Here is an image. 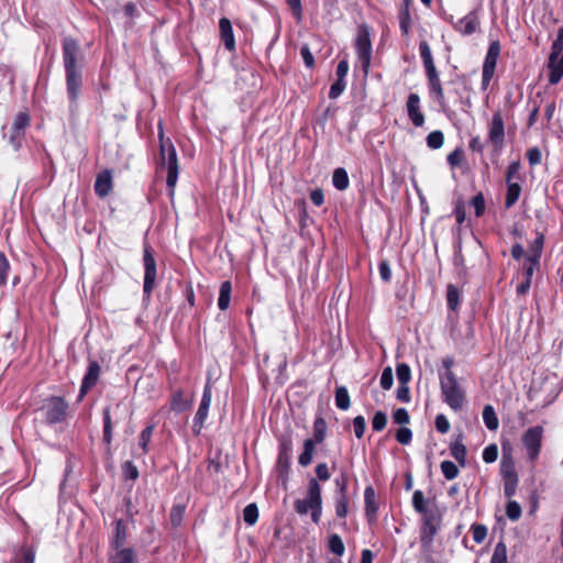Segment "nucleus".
I'll return each instance as SVG.
<instances>
[{
    "instance_id": "1",
    "label": "nucleus",
    "mask_w": 563,
    "mask_h": 563,
    "mask_svg": "<svg viewBox=\"0 0 563 563\" xmlns=\"http://www.w3.org/2000/svg\"><path fill=\"white\" fill-rule=\"evenodd\" d=\"M412 506L413 510L421 516L420 540L423 545H431L434 541V536L440 530L442 512L438 508L435 500L426 498L421 489L413 490Z\"/></svg>"
},
{
    "instance_id": "2",
    "label": "nucleus",
    "mask_w": 563,
    "mask_h": 563,
    "mask_svg": "<svg viewBox=\"0 0 563 563\" xmlns=\"http://www.w3.org/2000/svg\"><path fill=\"white\" fill-rule=\"evenodd\" d=\"M454 364L453 356H444L442 367L439 371V380L444 404L457 411L465 405V389L460 385L453 372Z\"/></svg>"
},
{
    "instance_id": "3",
    "label": "nucleus",
    "mask_w": 563,
    "mask_h": 563,
    "mask_svg": "<svg viewBox=\"0 0 563 563\" xmlns=\"http://www.w3.org/2000/svg\"><path fill=\"white\" fill-rule=\"evenodd\" d=\"M80 47L71 37H65L63 41V60L66 71L67 92L71 103H76L81 88V69L78 65Z\"/></svg>"
},
{
    "instance_id": "4",
    "label": "nucleus",
    "mask_w": 563,
    "mask_h": 563,
    "mask_svg": "<svg viewBox=\"0 0 563 563\" xmlns=\"http://www.w3.org/2000/svg\"><path fill=\"white\" fill-rule=\"evenodd\" d=\"M297 514L303 516L311 511V519L314 523L320 521L322 512L321 487L316 478H311L308 484L307 497L297 499L294 503Z\"/></svg>"
},
{
    "instance_id": "5",
    "label": "nucleus",
    "mask_w": 563,
    "mask_h": 563,
    "mask_svg": "<svg viewBox=\"0 0 563 563\" xmlns=\"http://www.w3.org/2000/svg\"><path fill=\"white\" fill-rule=\"evenodd\" d=\"M161 157L159 166L167 168L166 184L169 188V196L174 195V188L178 179V159L175 146L169 140H164L163 131H159Z\"/></svg>"
},
{
    "instance_id": "6",
    "label": "nucleus",
    "mask_w": 563,
    "mask_h": 563,
    "mask_svg": "<svg viewBox=\"0 0 563 563\" xmlns=\"http://www.w3.org/2000/svg\"><path fill=\"white\" fill-rule=\"evenodd\" d=\"M548 80L556 85L563 78V26L556 31V38L552 43L548 60Z\"/></svg>"
},
{
    "instance_id": "7",
    "label": "nucleus",
    "mask_w": 563,
    "mask_h": 563,
    "mask_svg": "<svg viewBox=\"0 0 563 563\" xmlns=\"http://www.w3.org/2000/svg\"><path fill=\"white\" fill-rule=\"evenodd\" d=\"M327 422L322 417H319L313 422V439H307L303 443V451L299 455L298 462L301 466H308L313 456L314 444L321 443L327 433Z\"/></svg>"
},
{
    "instance_id": "8",
    "label": "nucleus",
    "mask_w": 563,
    "mask_h": 563,
    "mask_svg": "<svg viewBox=\"0 0 563 563\" xmlns=\"http://www.w3.org/2000/svg\"><path fill=\"white\" fill-rule=\"evenodd\" d=\"M500 43L498 40H494L489 43L484 57L483 74H482V90H486L489 87L492 79L496 73L497 59L500 55Z\"/></svg>"
},
{
    "instance_id": "9",
    "label": "nucleus",
    "mask_w": 563,
    "mask_h": 563,
    "mask_svg": "<svg viewBox=\"0 0 563 563\" xmlns=\"http://www.w3.org/2000/svg\"><path fill=\"white\" fill-rule=\"evenodd\" d=\"M487 139L494 146L495 152H500L505 146L506 128L501 111H495L488 123Z\"/></svg>"
},
{
    "instance_id": "10",
    "label": "nucleus",
    "mask_w": 563,
    "mask_h": 563,
    "mask_svg": "<svg viewBox=\"0 0 563 563\" xmlns=\"http://www.w3.org/2000/svg\"><path fill=\"white\" fill-rule=\"evenodd\" d=\"M419 53L423 62L429 91H432L434 88L441 87L442 82L440 80L439 73L434 66V59L431 53V48L429 44L426 42V40H423L419 44Z\"/></svg>"
},
{
    "instance_id": "11",
    "label": "nucleus",
    "mask_w": 563,
    "mask_h": 563,
    "mask_svg": "<svg viewBox=\"0 0 563 563\" xmlns=\"http://www.w3.org/2000/svg\"><path fill=\"white\" fill-rule=\"evenodd\" d=\"M544 429L540 426L531 427L522 435V444L527 451L529 461H537L542 446Z\"/></svg>"
},
{
    "instance_id": "12",
    "label": "nucleus",
    "mask_w": 563,
    "mask_h": 563,
    "mask_svg": "<svg viewBox=\"0 0 563 563\" xmlns=\"http://www.w3.org/2000/svg\"><path fill=\"white\" fill-rule=\"evenodd\" d=\"M68 404L62 397H51L42 406V411L46 422L57 423L65 420Z\"/></svg>"
},
{
    "instance_id": "13",
    "label": "nucleus",
    "mask_w": 563,
    "mask_h": 563,
    "mask_svg": "<svg viewBox=\"0 0 563 563\" xmlns=\"http://www.w3.org/2000/svg\"><path fill=\"white\" fill-rule=\"evenodd\" d=\"M355 46L358 59L362 64V69L367 74L371 64L372 45L366 25H361L358 27Z\"/></svg>"
},
{
    "instance_id": "14",
    "label": "nucleus",
    "mask_w": 563,
    "mask_h": 563,
    "mask_svg": "<svg viewBox=\"0 0 563 563\" xmlns=\"http://www.w3.org/2000/svg\"><path fill=\"white\" fill-rule=\"evenodd\" d=\"M143 262H144V269H145L143 290H144V294L150 296L152 290L155 287L156 262L152 254L151 247L148 245H145V247H144Z\"/></svg>"
},
{
    "instance_id": "15",
    "label": "nucleus",
    "mask_w": 563,
    "mask_h": 563,
    "mask_svg": "<svg viewBox=\"0 0 563 563\" xmlns=\"http://www.w3.org/2000/svg\"><path fill=\"white\" fill-rule=\"evenodd\" d=\"M211 397H212L211 386L208 382L205 386L202 399H201V402H200L199 408L195 416L194 431L197 434L200 432V430L203 426V422L208 417V411H209V407L211 404Z\"/></svg>"
},
{
    "instance_id": "16",
    "label": "nucleus",
    "mask_w": 563,
    "mask_h": 563,
    "mask_svg": "<svg viewBox=\"0 0 563 563\" xmlns=\"http://www.w3.org/2000/svg\"><path fill=\"white\" fill-rule=\"evenodd\" d=\"M407 113L415 126H422L426 123V115L420 108V97L411 92L406 102Z\"/></svg>"
},
{
    "instance_id": "17",
    "label": "nucleus",
    "mask_w": 563,
    "mask_h": 563,
    "mask_svg": "<svg viewBox=\"0 0 563 563\" xmlns=\"http://www.w3.org/2000/svg\"><path fill=\"white\" fill-rule=\"evenodd\" d=\"M455 32L467 36L476 33L479 26V20L476 11H472L461 18L457 22L453 23Z\"/></svg>"
},
{
    "instance_id": "18",
    "label": "nucleus",
    "mask_w": 563,
    "mask_h": 563,
    "mask_svg": "<svg viewBox=\"0 0 563 563\" xmlns=\"http://www.w3.org/2000/svg\"><path fill=\"white\" fill-rule=\"evenodd\" d=\"M100 375V366L97 361H91L88 371L82 379L78 400H81L86 393L91 389L98 382Z\"/></svg>"
},
{
    "instance_id": "19",
    "label": "nucleus",
    "mask_w": 563,
    "mask_h": 563,
    "mask_svg": "<svg viewBox=\"0 0 563 563\" xmlns=\"http://www.w3.org/2000/svg\"><path fill=\"white\" fill-rule=\"evenodd\" d=\"M398 21L402 36H408L413 25V18L410 12L409 0H405L398 11Z\"/></svg>"
},
{
    "instance_id": "20",
    "label": "nucleus",
    "mask_w": 563,
    "mask_h": 563,
    "mask_svg": "<svg viewBox=\"0 0 563 563\" xmlns=\"http://www.w3.org/2000/svg\"><path fill=\"white\" fill-rule=\"evenodd\" d=\"M364 499H365V510H366V517L368 521L372 523L373 520L376 518V512L378 509V505L376 501V494L372 486H367L364 492Z\"/></svg>"
},
{
    "instance_id": "21",
    "label": "nucleus",
    "mask_w": 563,
    "mask_h": 563,
    "mask_svg": "<svg viewBox=\"0 0 563 563\" xmlns=\"http://www.w3.org/2000/svg\"><path fill=\"white\" fill-rule=\"evenodd\" d=\"M112 189V178L109 170H104L97 176L95 190L99 197H106Z\"/></svg>"
},
{
    "instance_id": "22",
    "label": "nucleus",
    "mask_w": 563,
    "mask_h": 563,
    "mask_svg": "<svg viewBox=\"0 0 563 563\" xmlns=\"http://www.w3.org/2000/svg\"><path fill=\"white\" fill-rule=\"evenodd\" d=\"M500 474L505 479H514L518 478V475L516 473V464L514 461V457L510 453H503L501 462H500Z\"/></svg>"
},
{
    "instance_id": "23",
    "label": "nucleus",
    "mask_w": 563,
    "mask_h": 563,
    "mask_svg": "<svg viewBox=\"0 0 563 563\" xmlns=\"http://www.w3.org/2000/svg\"><path fill=\"white\" fill-rule=\"evenodd\" d=\"M219 24H220V32H221V37L224 42V46L227 47V49L233 51L235 47V41H234L232 24H231L230 20L227 18H222L220 20Z\"/></svg>"
},
{
    "instance_id": "24",
    "label": "nucleus",
    "mask_w": 563,
    "mask_h": 563,
    "mask_svg": "<svg viewBox=\"0 0 563 563\" xmlns=\"http://www.w3.org/2000/svg\"><path fill=\"white\" fill-rule=\"evenodd\" d=\"M522 192V186L518 183H506L505 207L507 209L515 206Z\"/></svg>"
},
{
    "instance_id": "25",
    "label": "nucleus",
    "mask_w": 563,
    "mask_h": 563,
    "mask_svg": "<svg viewBox=\"0 0 563 563\" xmlns=\"http://www.w3.org/2000/svg\"><path fill=\"white\" fill-rule=\"evenodd\" d=\"M126 541V525L122 519L115 521L114 537L111 541V545L114 550L123 549Z\"/></svg>"
},
{
    "instance_id": "26",
    "label": "nucleus",
    "mask_w": 563,
    "mask_h": 563,
    "mask_svg": "<svg viewBox=\"0 0 563 563\" xmlns=\"http://www.w3.org/2000/svg\"><path fill=\"white\" fill-rule=\"evenodd\" d=\"M484 426L490 430L496 431L499 427V420L496 416V410L492 405L484 406L483 409Z\"/></svg>"
},
{
    "instance_id": "27",
    "label": "nucleus",
    "mask_w": 563,
    "mask_h": 563,
    "mask_svg": "<svg viewBox=\"0 0 563 563\" xmlns=\"http://www.w3.org/2000/svg\"><path fill=\"white\" fill-rule=\"evenodd\" d=\"M544 242H545L544 234L543 233H537V238L529 245V250H528V253H527L528 256L532 257V258H536L537 261L540 262L541 256H542V251L544 249Z\"/></svg>"
},
{
    "instance_id": "28",
    "label": "nucleus",
    "mask_w": 563,
    "mask_h": 563,
    "mask_svg": "<svg viewBox=\"0 0 563 563\" xmlns=\"http://www.w3.org/2000/svg\"><path fill=\"white\" fill-rule=\"evenodd\" d=\"M191 402H192V399L185 398L183 395V391L179 389V390H176L172 396L170 408L174 411L181 412V411L186 410L187 408H189L191 406Z\"/></svg>"
},
{
    "instance_id": "29",
    "label": "nucleus",
    "mask_w": 563,
    "mask_h": 563,
    "mask_svg": "<svg viewBox=\"0 0 563 563\" xmlns=\"http://www.w3.org/2000/svg\"><path fill=\"white\" fill-rule=\"evenodd\" d=\"M520 169H521V162L519 159L511 161L506 168V184L523 181L525 178L520 174Z\"/></svg>"
},
{
    "instance_id": "30",
    "label": "nucleus",
    "mask_w": 563,
    "mask_h": 563,
    "mask_svg": "<svg viewBox=\"0 0 563 563\" xmlns=\"http://www.w3.org/2000/svg\"><path fill=\"white\" fill-rule=\"evenodd\" d=\"M450 452L460 465L465 466L466 449L462 442V435L451 443Z\"/></svg>"
},
{
    "instance_id": "31",
    "label": "nucleus",
    "mask_w": 563,
    "mask_h": 563,
    "mask_svg": "<svg viewBox=\"0 0 563 563\" xmlns=\"http://www.w3.org/2000/svg\"><path fill=\"white\" fill-rule=\"evenodd\" d=\"M232 286L231 283L225 280L220 286V296L218 299V306L220 310L228 309L230 305Z\"/></svg>"
},
{
    "instance_id": "32",
    "label": "nucleus",
    "mask_w": 563,
    "mask_h": 563,
    "mask_svg": "<svg viewBox=\"0 0 563 563\" xmlns=\"http://www.w3.org/2000/svg\"><path fill=\"white\" fill-rule=\"evenodd\" d=\"M446 305L451 310H456L460 305V291L456 285L449 284L446 286Z\"/></svg>"
},
{
    "instance_id": "33",
    "label": "nucleus",
    "mask_w": 563,
    "mask_h": 563,
    "mask_svg": "<svg viewBox=\"0 0 563 563\" xmlns=\"http://www.w3.org/2000/svg\"><path fill=\"white\" fill-rule=\"evenodd\" d=\"M115 554L110 558V563H133L134 552L131 548L115 550Z\"/></svg>"
},
{
    "instance_id": "34",
    "label": "nucleus",
    "mask_w": 563,
    "mask_h": 563,
    "mask_svg": "<svg viewBox=\"0 0 563 563\" xmlns=\"http://www.w3.org/2000/svg\"><path fill=\"white\" fill-rule=\"evenodd\" d=\"M333 186L339 190H344L349 187V176L344 168H336L332 176Z\"/></svg>"
},
{
    "instance_id": "35",
    "label": "nucleus",
    "mask_w": 563,
    "mask_h": 563,
    "mask_svg": "<svg viewBox=\"0 0 563 563\" xmlns=\"http://www.w3.org/2000/svg\"><path fill=\"white\" fill-rule=\"evenodd\" d=\"M335 405L341 410H347L350 408V396L344 386H339L335 389Z\"/></svg>"
},
{
    "instance_id": "36",
    "label": "nucleus",
    "mask_w": 563,
    "mask_h": 563,
    "mask_svg": "<svg viewBox=\"0 0 563 563\" xmlns=\"http://www.w3.org/2000/svg\"><path fill=\"white\" fill-rule=\"evenodd\" d=\"M427 146L433 150H438L444 145L445 136L441 130H433L426 137Z\"/></svg>"
},
{
    "instance_id": "37",
    "label": "nucleus",
    "mask_w": 563,
    "mask_h": 563,
    "mask_svg": "<svg viewBox=\"0 0 563 563\" xmlns=\"http://www.w3.org/2000/svg\"><path fill=\"white\" fill-rule=\"evenodd\" d=\"M490 563H508L507 561V544L499 541L495 544L494 553Z\"/></svg>"
},
{
    "instance_id": "38",
    "label": "nucleus",
    "mask_w": 563,
    "mask_h": 563,
    "mask_svg": "<svg viewBox=\"0 0 563 563\" xmlns=\"http://www.w3.org/2000/svg\"><path fill=\"white\" fill-rule=\"evenodd\" d=\"M540 262L526 255L522 264V276L532 280L534 272L539 268Z\"/></svg>"
},
{
    "instance_id": "39",
    "label": "nucleus",
    "mask_w": 563,
    "mask_h": 563,
    "mask_svg": "<svg viewBox=\"0 0 563 563\" xmlns=\"http://www.w3.org/2000/svg\"><path fill=\"white\" fill-rule=\"evenodd\" d=\"M522 516V509L518 501L516 500H508L506 505V517L511 520L516 521L520 519Z\"/></svg>"
},
{
    "instance_id": "40",
    "label": "nucleus",
    "mask_w": 563,
    "mask_h": 563,
    "mask_svg": "<svg viewBox=\"0 0 563 563\" xmlns=\"http://www.w3.org/2000/svg\"><path fill=\"white\" fill-rule=\"evenodd\" d=\"M396 376L398 378L399 384L408 385L411 379V369L410 366L406 363L397 364L396 366Z\"/></svg>"
},
{
    "instance_id": "41",
    "label": "nucleus",
    "mask_w": 563,
    "mask_h": 563,
    "mask_svg": "<svg viewBox=\"0 0 563 563\" xmlns=\"http://www.w3.org/2000/svg\"><path fill=\"white\" fill-rule=\"evenodd\" d=\"M112 440V421L110 416V409L103 410V441L110 444Z\"/></svg>"
},
{
    "instance_id": "42",
    "label": "nucleus",
    "mask_w": 563,
    "mask_h": 563,
    "mask_svg": "<svg viewBox=\"0 0 563 563\" xmlns=\"http://www.w3.org/2000/svg\"><path fill=\"white\" fill-rule=\"evenodd\" d=\"M444 478L454 479L459 475V467L451 461H443L440 465Z\"/></svg>"
},
{
    "instance_id": "43",
    "label": "nucleus",
    "mask_w": 563,
    "mask_h": 563,
    "mask_svg": "<svg viewBox=\"0 0 563 563\" xmlns=\"http://www.w3.org/2000/svg\"><path fill=\"white\" fill-rule=\"evenodd\" d=\"M185 514V506L183 505H174L170 509L169 519L173 527H179L183 522Z\"/></svg>"
},
{
    "instance_id": "44",
    "label": "nucleus",
    "mask_w": 563,
    "mask_h": 563,
    "mask_svg": "<svg viewBox=\"0 0 563 563\" xmlns=\"http://www.w3.org/2000/svg\"><path fill=\"white\" fill-rule=\"evenodd\" d=\"M258 518V509L255 504L247 505L243 510V519L245 523L253 526Z\"/></svg>"
},
{
    "instance_id": "45",
    "label": "nucleus",
    "mask_w": 563,
    "mask_h": 563,
    "mask_svg": "<svg viewBox=\"0 0 563 563\" xmlns=\"http://www.w3.org/2000/svg\"><path fill=\"white\" fill-rule=\"evenodd\" d=\"M471 205L475 208V217L481 218L485 213V196L483 192H477L472 198Z\"/></svg>"
},
{
    "instance_id": "46",
    "label": "nucleus",
    "mask_w": 563,
    "mask_h": 563,
    "mask_svg": "<svg viewBox=\"0 0 563 563\" xmlns=\"http://www.w3.org/2000/svg\"><path fill=\"white\" fill-rule=\"evenodd\" d=\"M30 124V115L26 112H20L15 115L12 130L24 132L25 128Z\"/></svg>"
},
{
    "instance_id": "47",
    "label": "nucleus",
    "mask_w": 563,
    "mask_h": 563,
    "mask_svg": "<svg viewBox=\"0 0 563 563\" xmlns=\"http://www.w3.org/2000/svg\"><path fill=\"white\" fill-rule=\"evenodd\" d=\"M498 456V449L496 443H492L485 446L483 451V460L485 463L490 464L496 462Z\"/></svg>"
},
{
    "instance_id": "48",
    "label": "nucleus",
    "mask_w": 563,
    "mask_h": 563,
    "mask_svg": "<svg viewBox=\"0 0 563 563\" xmlns=\"http://www.w3.org/2000/svg\"><path fill=\"white\" fill-rule=\"evenodd\" d=\"M471 531L473 533V539L475 543L484 542L487 536V529L485 526H483V523H474L471 528Z\"/></svg>"
},
{
    "instance_id": "49",
    "label": "nucleus",
    "mask_w": 563,
    "mask_h": 563,
    "mask_svg": "<svg viewBox=\"0 0 563 563\" xmlns=\"http://www.w3.org/2000/svg\"><path fill=\"white\" fill-rule=\"evenodd\" d=\"M395 439L400 444H409L412 440V431L409 428L402 426L395 432Z\"/></svg>"
},
{
    "instance_id": "50",
    "label": "nucleus",
    "mask_w": 563,
    "mask_h": 563,
    "mask_svg": "<svg viewBox=\"0 0 563 563\" xmlns=\"http://www.w3.org/2000/svg\"><path fill=\"white\" fill-rule=\"evenodd\" d=\"M526 157L531 167L538 166L542 161V154L539 147H530L526 151Z\"/></svg>"
},
{
    "instance_id": "51",
    "label": "nucleus",
    "mask_w": 563,
    "mask_h": 563,
    "mask_svg": "<svg viewBox=\"0 0 563 563\" xmlns=\"http://www.w3.org/2000/svg\"><path fill=\"white\" fill-rule=\"evenodd\" d=\"M464 159V151L460 147L455 148L446 156V162L453 168L459 167Z\"/></svg>"
},
{
    "instance_id": "52",
    "label": "nucleus",
    "mask_w": 563,
    "mask_h": 563,
    "mask_svg": "<svg viewBox=\"0 0 563 563\" xmlns=\"http://www.w3.org/2000/svg\"><path fill=\"white\" fill-rule=\"evenodd\" d=\"M329 548L332 553L342 555L344 553V544L342 539L338 534H333L329 540Z\"/></svg>"
},
{
    "instance_id": "53",
    "label": "nucleus",
    "mask_w": 563,
    "mask_h": 563,
    "mask_svg": "<svg viewBox=\"0 0 563 563\" xmlns=\"http://www.w3.org/2000/svg\"><path fill=\"white\" fill-rule=\"evenodd\" d=\"M531 104L530 112L527 119V128H532L538 122V115L540 111V104L537 101L528 102V106Z\"/></svg>"
},
{
    "instance_id": "54",
    "label": "nucleus",
    "mask_w": 563,
    "mask_h": 563,
    "mask_svg": "<svg viewBox=\"0 0 563 563\" xmlns=\"http://www.w3.org/2000/svg\"><path fill=\"white\" fill-rule=\"evenodd\" d=\"M393 418L394 422L401 427L406 426V423L410 421V416L405 408H397L394 410Z\"/></svg>"
},
{
    "instance_id": "55",
    "label": "nucleus",
    "mask_w": 563,
    "mask_h": 563,
    "mask_svg": "<svg viewBox=\"0 0 563 563\" xmlns=\"http://www.w3.org/2000/svg\"><path fill=\"white\" fill-rule=\"evenodd\" d=\"M153 430H154V426L150 424L140 434L139 444L143 449L144 452L147 451V445L151 440Z\"/></svg>"
},
{
    "instance_id": "56",
    "label": "nucleus",
    "mask_w": 563,
    "mask_h": 563,
    "mask_svg": "<svg viewBox=\"0 0 563 563\" xmlns=\"http://www.w3.org/2000/svg\"><path fill=\"white\" fill-rule=\"evenodd\" d=\"M387 423V417L385 412L377 411L372 421V428L375 431H382Z\"/></svg>"
},
{
    "instance_id": "57",
    "label": "nucleus",
    "mask_w": 563,
    "mask_h": 563,
    "mask_svg": "<svg viewBox=\"0 0 563 563\" xmlns=\"http://www.w3.org/2000/svg\"><path fill=\"white\" fill-rule=\"evenodd\" d=\"M345 89L344 79L336 78L330 87L329 98L336 99Z\"/></svg>"
},
{
    "instance_id": "58",
    "label": "nucleus",
    "mask_w": 563,
    "mask_h": 563,
    "mask_svg": "<svg viewBox=\"0 0 563 563\" xmlns=\"http://www.w3.org/2000/svg\"><path fill=\"white\" fill-rule=\"evenodd\" d=\"M10 264L3 253L0 252V285H4L8 279Z\"/></svg>"
},
{
    "instance_id": "59",
    "label": "nucleus",
    "mask_w": 563,
    "mask_h": 563,
    "mask_svg": "<svg viewBox=\"0 0 563 563\" xmlns=\"http://www.w3.org/2000/svg\"><path fill=\"white\" fill-rule=\"evenodd\" d=\"M434 427L438 432L446 433L451 426L445 415H438L434 419Z\"/></svg>"
},
{
    "instance_id": "60",
    "label": "nucleus",
    "mask_w": 563,
    "mask_h": 563,
    "mask_svg": "<svg viewBox=\"0 0 563 563\" xmlns=\"http://www.w3.org/2000/svg\"><path fill=\"white\" fill-rule=\"evenodd\" d=\"M300 55L303 59V63L305 65L308 67V68H313L314 67V58H313V55L309 48L308 45H302L301 48H300Z\"/></svg>"
},
{
    "instance_id": "61",
    "label": "nucleus",
    "mask_w": 563,
    "mask_h": 563,
    "mask_svg": "<svg viewBox=\"0 0 563 563\" xmlns=\"http://www.w3.org/2000/svg\"><path fill=\"white\" fill-rule=\"evenodd\" d=\"M396 398L404 404H408L411 400L410 388L408 385L400 384L396 390Z\"/></svg>"
},
{
    "instance_id": "62",
    "label": "nucleus",
    "mask_w": 563,
    "mask_h": 563,
    "mask_svg": "<svg viewBox=\"0 0 563 563\" xmlns=\"http://www.w3.org/2000/svg\"><path fill=\"white\" fill-rule=\"evenodd\" d=\"M123 473H124V476L129 479H136L139 477V471L136 468V466L130 462V461H126L124 464H123Z\"/></svg>"
},
{
    "instance_id": "63",
    "label": "nucleus",
    "mask_w": 563,
    "mask_h": 563,
    "mask_svg": "<svg viewBox=\"0 0 563 563\" xmlns=\"http://www.w3.org/2000/svg\"><path fill=\"white\" fill-rule=\"evenodd\" d=\"M517 485H518V478L504 481V490H505V496L507 498H511L516 495Z\"/></svg>"
},
{
    "instance_id": "64",
    "label": "nucleus",
    "mask_w": 563,
    "mask_h": 563,
    "mask_svg": "<svg viewBox=\"0 0 563 563\" xmlns=\"http://www.w3.org/2000/svg\"><path fill=\"white\" fill-rule=\"evenodd\" d=\"M430 95L432 97H434V99L437 100L438 104L442 109L446 108L445 92H444V89H443L442 86L439 87V88H434L432 91H430Z\"/></svg>"
}]
</instances>
